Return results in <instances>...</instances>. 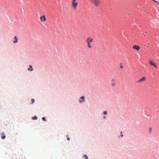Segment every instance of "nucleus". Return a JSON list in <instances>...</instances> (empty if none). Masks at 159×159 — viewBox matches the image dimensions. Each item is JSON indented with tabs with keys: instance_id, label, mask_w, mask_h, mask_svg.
I'll return each instance as SVG.
<instances>
[{
	"instance_id": "obj_1",
	"label": "nucleus",
	"mask_w": 159,
	"mask_h": 159,
	"mask_svg": "<svg viewBox=\"0 0 159 159\" xmlns=\"http://www.w3.org/2000/svg\"><path fill=\"white\" fill-rule=\"evenodd\" d=\"M85 101V97L84 96H81L79 98V102L80 104H82Z\"/></svg>"
},
{
	"instance_id": "obj_2",
	"label": "nucleus",
	"mask_w": 159,
	"mask_h": 159,
	"mask_svg": "<svg viewBox=\"0 0 159 159\" xmlns=\"http://www.w3.org/2000/svg\"><path fill=\"white\" fill-rule=\"evenodd\" d=\"M78 3L76 2V0H72V1L71 5L74 8H76L77 7Z\"/></svg>"
},
{
	"instance_id": "obj_3",
	"label": "nucleus",
	"mask_w": 159,
	"mask_h": 159,
	"mask_svg": "<svg viewBox=\"0 0 159 159\" xmlns=\"http://www.w3.org/2000/svg\"><path fill=\"white\" fill-rule=\"evenodd\" d=\"M108 112L107 111H105L102 112V115H103L102 118L103 119L105 120L107 118V116L108 115Z\"/></svg>"
},
{
	"instance_id": "obj_4",
	"label": "nucleus",
	"mask_w": 159,
	"mask_h": 159,
	"mask_svg": "<svg viewBox=\"0 0 159 159\" xmlns=\"http://www.w3.org/2000/svg\"><path fill=\"white\" fill-rule=\"evenodd\" d=\"M91 2L94 4L96 6H97L99 3V0H90Z\"/></svg>"
},
{
	"instance_id": "obj_5",
	"label": "nucleus",
	"mask_w": 159,
	"mask_h": 159,
	"mask_svg": "<svg viewBox=\"0 0 159 159\" xmlns=\"http://www.w3.org/2000/svg\"><path fill=\"white\" fill-rule=\"evenodd\" d=\"M149 63L152 66L155 68H157V64L152 61H149Z\"/></svg>"
},
{
	"instance_id": "obj_6",
	"label": "nucleus",
	"mask_w": 159,
	"mask_h": 159,
	"mask_svg": "<svg viewBox=\"0 0 159 159\" xmlns=\"http://www.w3.org/2000/svg\"><path fill=\"white\" fill-rule=\"evenodd\" d=\"M133 48L134 49L137 50H139L140 49V47L139 46L136 45H134L133 46Z\"/></svg>"
},
{
	"instance_id": "obj_7",
	"label": "nucleus",
	"mask_w": 159,
	"mask_h": 159,
	"mask_svg": "<svg viewBox=\"0 0 159 159\" xmlns=\"http://www.w3.org/2000/svg\"><path fill=\"white\" fill-rule=\"evenodd\" d=\"M40 20L42 22L45 21L46 20V17L45 16H41Z\"/></svg>"
},
{
	"instance_id": "obj_8",
	"label": "nucleus",
	"mask_w": 159,
	"mask_h": 159,
	"mask_svg": "<svg viewBox=\"0 0 159 159\" xmlns=\"http://www.w3.org/2000/svg\"><path fill=\"white\" fill-rule=\"evenodd\" d=\"M146 80V77H143L141 79L137 81L138 83H140Z\"/></svg>"
},
{
	"instance_id": "obj_9",
	"label": "nucleus",
	"mask_w": 159,
	"mask_h": 159,
	"mask_svg": "<svg viewBox=\"0 0 159 159\" xmlns=\"http://www.w3.org/2000/svg\"><path fill=\"white\" fill-rule=\"evenodd\" d=\"M14 40L13 41V43H16L18 42V39L17 38V37L16 36H15L14 37Z\"/></svg>"
},
{
	"instance_id": "obj_10",
	"label": "nucleus",
	"mask_w": 159,
	"mask_h": 159,
	"mask_svg": "<svg viewBox=\"0 0 159 159\" xmlns=\"http://www.w3.org/2000/svg\"><path fill=\"white\" fill-rule=\"evenodd\" d=\"M93 39L90 37L88 38L87 39V43H90L92 42L93 41Z\"/></svg>"
},
{
	"instance_id": "obj_11",
	"label": "nucleus",
	"mask_w": 159,
	"mask_h": 159,
	"mask_svg": "<svg viewBox=\"0 0 159 159\" xmlns=\"http://www.w3.org/2000/svg\"><path fill=\"white\" fill-rule=\"evenodd\" d=\"M29 66L30 67L27 69V70L28 71H31L33 70V68L32 66L31 65H29Z\"/></svg>"
},
{
	"instance_id": "obj_12",
	"label": "nucleus",
	"mask_w": 159,
	"mask_h": 159,
	"mask_svg": "<svg viewBox=\"0 0 159 159\" xmlns=\"http://www.w3.org/2000/svg\"><path fill=\"white\" fill-rule=\"evenodd\" d=\"M35 100L34 99L32 98L31 99V102L30 103V104H33L35 103Z\"/></svg>"
},
{
	"instance_id": "obj_13",
	"label": "nucleus",
	"mask_w": 159,
	"mask_h": 159,
	"mask_svg": "<svg viewBox=\"0 0 159 159\" xmlns=\"http://www.w3.org/2000/svg\"><path fill=\"white\" fill-rule=\"evenodd\" d=\"M38 117L36 116H34L32 117V119L33 120H36L37 119Z\"/></svg>"
},
{
	"instance_id": "obj_14",
	"label": "nucleus",
	"mask_w": 159,
	"mask_h": 159,
	"mask_svg": "<svg viewBox=\"0 0 159 159\" xmlns=\"http://www.w3.org/2000/svg\"><path fill=\"white\" fill-rule=\"evenodd\" d=\"M83 157L84 159H89L88 156L86 154H84L83 156Z\"/></svg>"
},
{
	"instance_id": "obj_15",
	"label": "nucleus",
	"mask_w": 159,
	"mask_h": 159,
	"mask_svg": "<svg viewBox=\"0 0 159 159\" xmlns=\"http://www.w3.org/2000/svg\"><path fill=\"white\" fill-rule=\"evenodd\" d=\"M6 138V135L5 134L2 135L1 136V138L2 139H4Z\"/></svg>"
},
{
	"instance_id": "obj_16",
	"label": "nucleus",
	"mask_w": 159,
	"mask_h": 159,
	"mask_svg": "<svg viewBox=\"0 0 159 159\" xmlns=\"http://www.w3.org/2000/svg\"><path fill=\"white\" fill-rule=\"evenodd\" d=\"M42 120L44 121H46V119L45 117H42Z\"/></svg>"
},
{
	"instance_id": "obj_17",
	"label": "nucleus",
	"mask_w": 159,
	"mask_h": 159,
	"mask_svg": "<svg viewBox=\"0 0 159 159\" xmlns=\"http://www.w3.org/2000/svg\"><path fill=\"white\" fill-rule=\"evenodd\" d=\"M87 44H88V47L90 48H91V47L90 45V43H87Z\"/></svg>"
},
{
	"instance_id": "obj_18",
	"label": "nucleus",
	"mask_w": 159,
	"mask_h": 159,
	"mask_svg": "<svg viewBox=\"0 0 159 159\" xmlns=\"http://www.w3.org/2000/svg\"><path fill=\"white\" fill-rule=\"evenodd\" d=\"M153 2H155L156 3H157V4H158L159 3V2L157 1H156L155 0H152Z\"/></svg>"
},
{
	"instance_id": "obj_19",
	"label": "nucleus",
	"mask_w": 159,
	"mask_h": 159,
	"mask_svg": "<svg viewBox=\"0 0 159 159\" xmlns=\"http://www.w3.org/2000/svg\"><path fill=\"white\" fill-rule=\"evenodd\" d=\"M123 68V66L121 64L120 66V69H122Z\"/></svg>"
},
{
	"instance_id": "obj_20",
	"label": "nucleus",
	"mask_w": 159,
	"mask_h": 159,
	"mask_svg": "<svg viewBox=\"0 0 159 159\" xmlns=\"http://www.w3.org/2000/svg\"><path fill=\"white\" fill-rule=\"evenodd\" d=\"M152 128H149V132L150 133H151L152 131Z\"/></svg>"
},
{
	"instance_id": "obj_21",
	"label": "nucleus",
	"mask_w": 159,
	"mask_h": 159,
	"mask_svg": "<svg viewBox=\"0 0 159 159\" xmlns=\"http://www.w3.org/2000/svg\"><path fill=\"white\" fill-rule=\"evenodd\" d=\"M112 86H115V84L114 83H112L111 85Z\"/></svg>"
},
{
	"instance_id": "obj_22",
	"label": "nucleus",
	"mask_w": 159,
	"mask_h": 159,
	"mask_svg": "<svg viewBox=\"0 0 159 159\" xmlns=\"http://www.w3.org/2000/svg\"><path fill=\"white\" fill-rule=\"evenodd\" d=\"M70 140V138L69 137H68L67 138V140L69 141Z\"/></svg>"
},
{
	"instance_id": "obj_23",
	"label": "nucleus",
	"mask_w": 159,
	"mask_h": 159,
	"mask_svg": "<svg viewBox=\"0 0 159 159\" xmlns=\"http://www.w3.org/2000/svg\"><path fill=\"white\" fill-rule=\"evenodd\" d=\"M115 81V80L114 79H112L111 80V81L112 82H114Z\"/></svg>"
},
{
	"instance_id": "obj_24",
	"label": "nucleus",
	"mask_w": 159,
	"mask_h": 159,
	"mask_svg": "<svg viewBox=\"0 0 159 159\" xmlns=\"http://www.w3.org/2000/svg\"><path fill=\"white\" fill-rule=\"evenodd\" d=\"M123 134H121L120 135V137H123Z\"/></svg>"
},
{
	"instance_id": "obj_25",
	"label": "nucleus",
	"mask_w": 159,
	"mask_h": 159,
	"mask_svg": "<svg viewBox=\"0 0 159 159\" xmlns=\"http://www.w3.org/2000/svg\"><path fill=\"white\" fill-rule=\"evenodd\" d=\"M148 44L149 45H150V44L149 43H148Z\"/></svg>"
},
{
	"instance_id": "obj_26",
	"label": "nucleus",
	"mask_w": 159,
	"mask_h": 159,
	"mask_svg": "<svg viewBox=\"0 0 159 159\" xmlns=\"http://www.w3.org/2000/svg\"><path fill=\"white\" fill-rule=\"evenodd\" d=\"M118 137L119 138H120V136H119V135H118Z\"/></svg>"
},
{
	"instance_id": "obj_27",
	"label": "nucleus",
	"mask_w": 159,
	"mask_h": 159,
	"mask_svg": "<svg viewBox=\"0 0 159 159\" xmlns=\"http://www.w3.org/2000/svg\"><path fill=\"white\" fill-rule=\"evenodd\" d=\"M122 133V132H120V133H121V134Z\"/></svg>"
},
{
	"instance_id": "obj_28",
	"label": "nucleus",
	"mask_w": 159,
	"mask_h": 159,
	"mask_svg": "<svg viewBox=\"0 0 159 159\" xmlns=\"http://www.w3.org/2000/svg\"><path fill=\"white\" fill-rule=\"evenodd\" d=\"M68 135H66V137H68Z\"/></svg>"
}]
</instances>
